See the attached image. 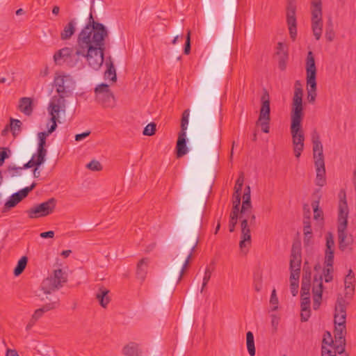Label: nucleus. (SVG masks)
Returning a JSON list of instances; mask_svg holds the SVG:
<instances>
[{"label": "nucleus", "mask_w": 356, "mask_h": 356, "mask_svg": "<svg viewBox=\"0 0 356 356\" xmlns=\"http://www.w3.org/2000/svg\"><path fill=\"white\" fill-rule=\"evenodd\" d=\"M302 95L303 91L300 82V81H296L291 104L290 131L295 156L298 159L303 151L305 141V136L302 127V122L304 118Z\"/></svg>", "instance_id": "f257e3e1"}, {"label": "nucleus", "mask_w": 356, "mask_h": 356, "mask_svg": "<svg viewBox=\"0 0 356 356\" xmlns=\"http://www.w3.org/2000/svg\"><path fill=\"white\" fill-rule=\"evenodd\" d=\"M108 33L103 24H97L95 27H83L78 35L77 43L81 45L99 63L103 64L104 60V40Z\"/></svg>", "instance_id": "f03ea898"}, {"label": "nucleus", "mask_w": 356, "mask_h": 356, "mask_svg": "<svg viewBox=\"0 0 356 356\" xmlns=\"http://www.w3.org/2000/svg\"><path fill=\"white\" fill-rule=\"evenodd\" d=\"M54 85L58 95H54L49 104V114L60 116L65 115V98L72 95L75 88V81L70 75H58L54 79Z\"/></svg>", "instance_id": "7ed1b4c3"}, {"label": "nucleus", "mask_w": 356, "mask_h": 356, "mask_svg": "<svg viewBox=\"0 0 356 356\" xmlns=\"http://www.w3.org/2000/svg\"><path fill=\"white\" fill-rule=\"evenodd\" d=\"M86 59L88 65L95 70H98L102 65L77 42L74 48L64 47L58 51L54 56V60L57 65L65 63L70 67L82 66V58Z\"/></svg>", "instance_id": "20e7f679"}, {"label": "nucleus", "mask_w": 356, "mask_h": 356, "mask_svg": "<svg viewBox=\"0 0 356 356\" xmlns=\"http://www.w3.org/2000/svg\"><path fill=\"white\" fill-rule=\"evenodd\" d=\"M348 302L341 296L337 297L334 314V339H336V350L339 355L345 351L346 334V309Z\"/></svg>", "instance_id": "39448f33"}, {"label": "nucleus", "mask_w": 356, "mask_h": 356, "mask_svg": "<svg viewBox=\"0 0 356 356\" xmlns=\"http://www.w3.org/2000/svg\"><path fill=\"white\" fill-rule=\"evenodd\" d=\"M50 119L47 124L48 130L47 131L39 132L38 134V143L37 152L34 154L31 159L26 163L24 164V169L32 168L33 166H39L44 161L47 155V149H45L46 139L49 134L53 133L57 127V122H60V116L49 114Z\"/></svg>", "instance_id": "423d86ee"}, {"label": "nucleus", "mask_w": 356, "mask_h": 356, "mask_svg": "<svg viewBox=\"0 0 356 356\" xmlns=\"http://www.w3.org/2000/svg\"><path fill=\"white\" fill-rule=\"evenodd\" d=\"M348 207L346 200H341L339 204L337 235L339 249L342 251L353 250V237L346 232L348 225Z\"/></svg>", "instance_id": "0eeeda50"}, {"label": "nucleus", "mask_w": 356, "mask_h": 356, "mask_svg": "<svg viewBox=\"0 0 356 356\" xmlns=\"http://www.w3.org/2000/svg\"><path fill=\"white\" fill-rule=\"evenodd\" d=\"M241 240L239 243V247L242 252L250 245L251 234L250 226H254L256 223V216L252 211V206L251 201H243L241 207Z\"/></svg>", "instance_id": "6e6552de"}, {"label": "nucleus", "mask_w": 356, "mask_h": 356, "mask_svg": "<svg viewBox=\"0 0 356 356\" xmlns=\"http://www.w3.org/2000/svg\"><path fill=\"white\" fill-rule=\"evenodd\" d=\"M313 154L316 167V184L323 186L326 183L325 168L324 156L323 153V145L320 141L319 136L314 134L312 136Z\"/></svg>", "instance_id": "1a4fd4ad"}, {"label": "nucleus", "mask_w": 356, "mask_h": 356, "mask_svg": "<svg viewBox=\"0 0 356 356\" xmlns=\"http://www.w3.org/2000/svg\"><path fill=\"white\" fill-rule=\"evenodd\" d=\"M306 81L307 99L309 102L314 103L316 97V67L315 64L314 56L312 51H309L307 54L306 63Z\"/></svg>", "instance_id": "9d476101"}, {"label": "nucleus", "mask_w": 356, "mask_h": 356, "mask_svg": "<svg viewBox=\"0 0 356 356\" xmlns=\"http://www.w3.org/2000/svg\"><path fill=\"white\" fill-rule=\"evenodd\" d=\"M67 281V273L62 269H55L49 277L42 281L41 287L44 293H51L60 289Z\"/></svg>", "instance_id": "9b49d317"}, {"label": "nucleus", "mask_w": 356, "mask_h": 356, "mask_svg": "<svg viewBox=\"0 0 356 356\" xmlns=\"http://www.w3.org/2000/svg\"><path fill=\"white\" fill-rule=\"evenodd\" d=\"M261 106L257 124H259L263 132L268 134L270 131L269 122L270 120V108L269 94L266 90L261 97Z\"/></svg>", "instance_id": "f8f14e48"}, {"label": "nucleus", "mask_w": 356, "mask_h": 356, "mask_svg": "<svg viewBox=\"0 0 356 356\" xmlns=\"http://www.w3.org/2000/svg\"><path fill=\"white\" fill-rule=\"evenodd\" d=\"M96 100L104 108H112L115 106V97L109 89L108 85L106 83H101L98 85L95 89Z\"/></svg>", "instance_id": "ddd939ff"}, {"label": "nucleus", "mask_w": 356, "mask_h": 356, "mask_svg": "<svg viewBox=\"0 0 356 356\" xmlns=\"http://www.w3.org/2000/svg\"><path fill=\"white\" fill-rule=\"evenodd\" d=\"M56 207V200L50 198L47 201L37 204L27 211L30 218L44 217L51 213Z\"/></svg>", "instance_id": "4468645a"}, {"label": "nucleus", "mask_w": 356, "mask_h": 356, "mask_svg": "<svg viewBox=\"0 0 356 356\" xmlns=\"http://www.w3.org/2000/svg\"><path fill=\"white\" fill-rule=\"evenodd\" d=\"M323 289V276L321 275L318 277L315 275L312 288L313 308L314 310H317L320 307L322 300Z\"/></svg>", "instance_id": "2eb2a0df"}, {"label": "nucleus", "mask_w": 356, "mask_h": 356, "mask_svg": "<svg viewBox=\"0 0 356 356\" xmlns=\"http://www.w3.org/2000/svg\"><path fill=\"white\" fill-rule=\"evenodd\" d=\"M296 9V6L294 2L290 1L287 6L286 21L289 26L290 36L293 40L296 39L297 35Z\"/></svg>", "instance_id": "dca6fc26"}, {"label": "nucleus", "mask_w": 356, "mask_h": 356, "mask_svg": "<svg viewBox=\"0 0 356 356\" xmlns=\"http://www.w3.org/2000/svg\"><path fill=\"white\" fill-rule=\"evenodd\" d=\"M312 12V29L313 34L316 40H318L322 35L323 31V20L322 10H314Z\"/></svg>", "instance_id": "f3484780"}, {"label": "nucleus", "mask_w": 356, "mask_h": 356, "mask_svg": "<svg viewBox=\"0 0 356 356\" xmlns=\"http://www.w3.org/2000/svg\"><path fill=\"white\" fill-rule=\"evenodd\" d=\"M301 261L300 248L298 245H293L291 253L290 269L300 270Z\"/></svg>", "instance_id": "a211bd4d"}, {"label": "nucleus", "mask_w": 356, "mask_h": 356, "mask_svg": "<svg viewBox=\"0 0 356 356\" xmlns=\"http://www.w3.org/2000/svg\"><path fill=\"white\" fill-rule=\"evenodd\" d=\"M355 275L353 271L350 269L344 280L345 296L347 298H351L355 291Z\"/></svg>", "instance_id": "6ab92c4d"}, {"label": "nucleus", "mask_w": 356, "mask_h": 356, "mask_svg": "<svg viewBox=\"0 0 356 356\" xmlns=\"http://www.w3.org/2000/svg\"><path fill=\"white\" fill-rule=\"evenodd\" d=\"M22 200V189L19 190L9 197L8 200L4 204L3 209V212H6L10 209L15 207L19 202Z\"/></svg>", "instance_id": "aec40b11"}, {"label": "nucleus", "mask_w": 356, "mask_h": 356, "mask_svg": "<svg viewBox=\"0 0 356 356\" xmlns=\"http://www.w3.org/2000/svg\"><path fill=\"white\" fill-rule=\"evenodd\" d=\"M177 156L181 157L187 154L188 148L186 147V134L179 133L177 142Z\"/></svg>", "instance_id": "412c9836"}, {"label": "nucleus", "mask_w": 356, "mask_h": 356, "mask_svg": "<svg viewBox=\"0 0 356 356\" xmlns=\"http://www.w3.org/2000/svg\"><path fill=\"white\" fill-rule=\"evenodd\" d=\"M141 353L139 345L135 342H129L122 348V354L124 356H140Z\"/></svg>", "instance_id": "4be33fe9"}, {"label": "nucleus", "mask_w": 356, "mask_h": 356, "mask_svg": "<svg viewBox=\"0 0 356 356\" xmlns=\"http://www.w3.org/2000/svg\"><path fill=\"white\" fill-rule=\"evenodd\" d=\"M76 22L75 19L70 20L60 33V38L63 40H69L76 31Z\"/></svg>", "instance_id": "5701e85b"}, {"label": "nucleus", "mask_w": 356, "mask_h": 356, "mask_svg": "<svg viewBox=\"0 0 356 356\" xmlns=\"http://www.w3.org/2000/svg\"><path fill=\"white\" fill-rule=\"evenodd\" d=\"M149 263L148 258L140 259L137 264L136 275L137 277L143 281L147 273V268Z\"/></svg>", "instance_id": "b1692460"}, {"label": "nucleus", "mask_w": 356, "mask_h": 356, "mask_svg": "<svg viewBox=\"0 0 356 356\" xmlns=\"http://www.w3.org/2000/svg\"><path fill=\"white\" fill-rule=\"evenodd\" d=\"M58 305V302H52L43 305L42 307L36 309L32 316L34 320L40 319L45 312L56 308Z\"/></svg>", "instance_id": "393cba45"}, {"label": "nucleus", "mask_w": 356, "mask_h": 356, "mask_svg": "<svg viewBox=\"0 0 356 356\" xmlns=\"http://www.w3.org/2000/svg\"><path fill=\"white\" fill-rule=\"evenodd\" d=\"M109 291L106 288L101 287L99 289L96 293V299L99 301L100 305L102 307H106L110 302V298L108 296Z\"/></svg>", "instance_id": "a878e982"}, {"label": "nucleus", "mask_w": 356, "mask_h": 356, "mask_svg": "<svg viewBox=\"0 0 356 356\" xmlns=\"http://www.w3.org/2000/svg\"><path fill=\"white\" fill-rule=\"evenodd\" d=\"M22 122L19 120L14 119L13 118H10V123L8 124L10 131L12 132V134L14 137L19 136L21 133L22 129Z\"/></svg>", "instance_id": "bb28decb"}, {"label": "nucleus", "mask_w": 356, "mask_h": 356, "mask_svg": "<svg viewBox=\"0 0 356 356\" xmlns=\"http://www.w3.org/2000/svg\"><path fill=\"white\" fill-rule=\"evenodd\" d=\"M303 223H304L303 232H304V235H305L304 243L305 244H309L310 239L312 236V227H311L309 217L305 218Z\"/></svg>", "instance_id": "cd10ccee"}, {"label": "nucleus", "mask_w": 356, "mask_h": 356, "mask_svg": "<svg viewBox=\"0 0 356 356\" xmlns=\"http://www.w3.org/2000/svg\"><path fill=\"white\" fill-rule=\"evenodd\" d=\"M107 70L104 72V78L108 79L113 82H115L117 80L116 72L113 63L110 61L106 62Z\"/></svg>", "instance_id": "c85d7f7f"}, {"label": "nucleus", "mask_w": 356, "mask_h": 356, "mask_svg": "<svg viewBox=\"0 0 356 356\" xmlns=\"http://www.w3.org/2000/svg\"><path fill=\"white\" fill-rule=\"evenodd\" d=\"M246 345L250 355L254 356L256 351L254 347V335L250 331H248L246 333Z\"/></svg>", "instance_id": "c756f323"}, {"label": "nucleus", "mask_w": 356, "mask_h": 356, "mask_svg": "<svg viewBox=\"0 0 356 356\" xmlns=\"http://www.w3.org/2000/svg\"><path fill=\"white\" fill-rule=\"evenodd\" d=\"M197 242L198 241H197V239L195 241V242L194 243V244L192 245V247L191 248V250H190V252L188 254V256H187V257H186V260H185V261H184V264L182 266V268H181V269L179 271L177 282H179L181 280L182 276L184 275V272L185 269L186 268L187 266L188 265L189 261H190V259H191V258L192 257V254H193V251L195 250V248H196V246L197 245Z\"/></svg>", "instance_id": "7c9ffc66"}, {"label": "nucleus", "mask_w": 356, "mask_h": 356, "mask_svg": "<svg viewBox=\"0 0 356 356\" xmlns=\"http://www.w3.org/2000/svg\"><path fill=\"white\" fill-rule=\"evenodd\" d=\"M310 280L305 277H302L300 295L301 297H310Z\"/></svg>", "instance_id": "2f4dec72"}, {"label": "nucleus", "mask_w": 356, "mask_h": 356, "mask_svg": "<svg viewBox=\"0 0 356 356\" xmlns=\"http://www.w3.org/2000/svg\"><path fill=\"white\" fill-rule=\"evenodd\" d=\"M330 346L332 349H335L336 339H334V341L331 334L329 332H326L323 336L322 347L330 348Z\"/></svg>", "instance_id": "473e14b6"}, {"label": "nucleus", "mask_w": 356, "mask_h": 356, "mask_svg": "<svg viewBox=\"0 0 356 356\" xmlns=\"http://www.w3.org/2000/svg\"><path fill=\"white\" fill-rule=\"evenodd\" d=\"M190 115L189 109L185 110L182 113L181 120V131L179 133L186 134V129L188 124V118Z\"/></svg>", "instance_id": "72a5a7b5"}, {"label": "nucleus", "mask_w": 356, "mask_h": 356, "mask_svg": "<svg viewBox=\"0 0 356 356\" xmlns=\"http://www.w3.org/2000/svg\"><path fill=\"white\" fill-rule=\"evenodd\" d=\"M33 99L29 97H24V114L30 115L33 112Z\"/></svg>", "instance_id": "f704fd0d"}, {"label": "nucleus", "mask_w": 356, "mask_h": 356, "mask_svg": "<svg viewBox=\"0 0 356 356\" xmlns=\"http://www.w3.org/2000/svg\"><path fill=\"white\" fill-rule=\"evenodd\" d=\"M211 273L212 269H211L210 267L207 266V268H205L204 275L202 280V284L200 290L201 293H202L204 291L205 288L207 287V285L211 279Z\"/></svg>", "instance_id": "c9c22d12"}, {"label": "nucleus", "mask_w": 356, "mask_h": 356, "mask_svg": "<svg viewBox=\"0 0 356 356\" xmlns=\"http://www.w3.org/2000/svg\"><path fill=\"white\" fill-rule=\"evenodd\" d=\"M312 207L314 209V218L315 220L323 219V211L319 209V201H314L312 203Z\"/></svg>", "instance_id": "e433bc0d"}, {"label": "nucleus", "mask_w": 356, "mask_h": 356, "mask_svg": "<svg viewBox=\"0 0 356 356\" xmlns=\"http://www.w3.org/2000/svg\"><path fill=\"white\" fill-rule=\"evenodd\" d=\"M325 265L326 266H333L334 264V250L325 251Z\"/></svg>", "instance_id": "4c0bfd02"}, {"label": "nucleus", "mask_w": 356, "mask_h": 356, "mask_svg": "<svg viewBox=\"0 0 356 356\" xmlns=\"http://www.w3.org/2000/svg\"><path fill=\"white\" fill-rule=\"evenodd\" d=\"M202 219V213L199 211L197 214L191 213L188 217V221L191 224L195 225H200Z\"/></svg>", "instance_id": "58836bf2"}, {"label": "nucleus", "mask_w": 356, "mask_h": 356, "mask_svg": "<svg viewBox=\"0 0 356 356\" xmlns=\"http://www.w3.org/2000/svg\"><path fill=\"white\" fill-rule=\"evenodd\" d=\"M333 266H326L323 271V275L325 282H330L333 279Z\"/></svg>", "instance_id": "ea45409f"}, {"label": "nucleus", "mask_w": 356, "mask_h": 356, "mask_svg": "<svg viewBox=\"0 0 356 356\" xmlns=\"http://www.w3.org/2000/svg\"><path fill=\"white\" fill-rule=\"evenodd\" d=\"M156 124L154 122L148 124L143 130V135L151 136L155 134Z\"/></svg>", "instance_id": "a19ab883"}, {"label": "nucleus", "mask_w": 356, "mask_h": 356, "mask_svg": "<svg viewBox=\"0 0 356 356\" xmlns=\"http://www.w3.org/2000/svg\"><path fill=\"white\" fill-rule=\"evenodd\" d=\"M86 168L92 171H100L102 170V164L99 161L96 160H92L88 163L86 165Z\"/></svg>", "instance_id": "79ce46f5"}, {"label": "nucleus", "mask_w": 356, "mask_h": 356, "mask_svg": "<svg viewBox=\"0 0 356 356\" xmlns=\"http://www.w3.org/2000/svg\"><path fill=\"white\" fill-rule=\"evenodd\" d=\"M22 169V168L21 167H16L10 165L8 168L7 172L10 177H13L20 175Z\"/></svg>", "instance_id": "37998d69"}, {"label": "nucleus", "mask_w": 356, "mask_h": 356, "mask_svg": "<svg viewBox=\"0 0 356 356\" xmlns=\"http://www.w3.org/2000/svg\"><path fill=\"white\" fill-rule=\"evenodd\" d=\"M326 239V248L325 250H331L334 248V241L333 235L331 232H328L325 236Z\"/></svg>", "instance_id": "c03bdc74"}, {"label": "nucleus", "mask_w": 356, "mask_h": 356, "mask_svg": "<svg viewBox=\"0 0 356 356\" xmlns=\"http://www.w3.org/2000/svg\"><path fill=\"white\" fill-rule=\"evenodd\" d=\"M270 303L273 305L272 310L275 311L278 308V298L277 297L276 291L275 289H273L271 293L270 298Z\"/></svg>", "instance_id": "a18cd8bd"}, {"label": "nucleus", "mask_w": 356, "mask_h": 356, "mask_svg": "<svg viewBox=\"0 0 356 356\" xmlns=\"http://www.w3.org/2000/svg\"><path fill=\"white\" fill-rule=\"evenodd\" d=\"M191 52V31L189 30L187 33L186 38V42L184 49V53L186 55L189 54Z\"/></svg>", "instance_id": "49530a36"}, {"label": "nucleus", "mask_w": 356, "mask_h": 356, "mask_svg": "<svg viewBox=\"0 0 356 356\" xmlns=\"http://www.w3.org/2000/svg\"><path fill=\"white\" fill-rule=\"evenodd\" d=\"M291 275H290V282L296 281V282H299V277L300 274V270L299 269H290Z\"/></svg>", "instance_id": "de8ad7c7"}, {"label": "nucleus", "mask_w": 356, "mask_h": 356, "mask_svg": "<svg viewBox=\"0 0 356 356\" xmlns=\"http://www.w3.org/2000/svg\"><path fill=\"white\" fill-rule=\"evenodd\" d=\"M301 310L310 307V297H301Z\"/></svg>", "instance_id": "09e8293b"}, {"label": "nucleus", "mask_w": 356, "mask_h": 356, "mask_svg": "<svg viewBox=\"0 0 356 356\" xmlns=\"http://www.w3.org/2000/svg\"><path fill=\"white\" fill-rule=\"evenodd\" d=\"M277 54H282V57H284V58H287V54H286V46L284 44H283L282 42H278L277 44Z\"/></svg>", "instance_id": "8fccbe9b"}, {"label": "nucleus", "mask_w": 356, "mask_h": 356, "mask_svg": "<svg viewBox=\"0 0 356 356\" xmlns=\"http://www.w3.org/2000/svg\"><path fill=\"white\" fill-rule=\"evenodd\" d=\"M8 149L6 147L2 148V151L0 152V167L4 163L5 159L8 158Z\"/></svg>", "instance_id": "3c124183"}, {"label": "nucleus", "mask_w": 356, "mask_h": 356, "mask_svg": "<svg viewBox=\"0 0 356 356\" xmlns=\"http://www.w3.org/2000/svg\"><path fill=\"white\" fill-rule=\"evenodd\" d=\"M97 24H100V23L95 21L93 16H92V13H90L89 15V17H88V21L84 27H88L89 29H92L93 27H95Z\"/></svg>", "instance_id": "603ef678"}, {"label": "nucleus", "mask_w": 356, "mask_h": 356, "mask_svg": "<svg viewBox=\"0 0 356 356\" xmlns=\"http://www.w3.org/2000/svg\"><path fill=\"white\" fill-rule=\"evenodd\" d=\"M299 282H296V281L291 282L290 289L291 292L293 296H296L298 292Z\"/></svg>", "instance_id": "864d4df0"}, {"label": "nucleus", "mask_w": 356, "mask_h": 356, "mask_svg": "<svg viewBox=\"0 0 356 356\" xmlns=\"http://www.w3.org/2000/svg\"><path fill=\"white\" fill-rule=\"evenodd\" d=\"M243 175H241L238 178V179L236 180V186H235L236 193L241 192L242 186H243Z\"/></svg>", "instance_id": "5fc2aeb1"}, {"label": "nucleus", "mask_w": 356, "mask_h": 356, "mask_svg": "<svg viewBox=\"0 0 356 356\" xmlns=\"http://www.w3.org/2000/svg\"><path fill=\"white\" fill-rule=\"evenodd\" d=\"M22 273V257H21L17 262V265L14 270V275L19 276Z\"/></svg>", "instance_id": "6e6d98bb"}, {"label": "nucleus", "mask_w": 356, "mask_h": 356, "mask_svg": "<svg viewBox=\"0 0 356 356\" xmlns=\"http://www.w3.org/2000/svg\"><path fill=\"white\" fill-rule=\"evenodd\" d=\"M310 317V309H305V310H301V321L306 322Z\"/></svg>", "instance_id": "4d7b16f0"}, {"label": "nucleus", "mask_w": 356, "mask_h": 356, "mask_svg": "<svg viewBox=\"0 0 356 356\" xmlns=\"http://www.w3.org/2000/svg\"><path fill=\"white\" fill-rule=\"evenodd\" d=\"M316 9L322 10L321 0H312L311 10H314Z\"/></svg>", "instance_id": "13d9d810"}, {"label": "nucleus", "mask_w": 356, "mask_h": 356, "mask_svg": "<svg viewBox=\"0 0 356 356\" xmlns=\"http://www.w3.org/2000/svg\"><path fill=\"white\" fill-rule=\"evenodd\" d=\"M90 134V131H85L81 134H78L75 135V140L81 141V140H83L84 138H86V137H88Z\"/></svg>", "instance_id": "bf43d9fd"}, {"label": "nucleus", "mask_w": 356, "mask_h": 356, "mask_svg": "<svg viewBox=\"0 0 356 356\" xmlns=\"http://www.w3.org/2000/svg\"><path fill=\"white\" fill-rule=\"evenodd\" d=\"M247 200L251 201L250 197V187L249 186H246L244 191V193L243 195V201Z\"/></svg>", "instance_id": "052dcab7"}, {"label": "nucleus", "mask_w": 356, "mask_h": 356, "mask_svg": "<svg viewBox=\"0 0 356 356\" xmlns=\"http://www.w3.org/2000/svg\"><path fill=\"white\" fill-rule=\"evenodd\" d=\"M237 222H238V220H235L234 219H229V231L230 232H234Z\"/></svg>", "instance_id": "680f3d73"}, {"label": "nucleus", "mask_w": 356, "mask_h": 356, "mask_svg": "<svg viewBox=\"0 0 356 356\" xmlns=\"http://www.w3.org/2000/svg\"><path fill=\"white\" fill-rule=\"evenodd\" d=\"M40 237L43 238H53L54 236V231H48L40 233Z\"/></svg>", "instance_id": "e2e57ef3"}, {"label": "nucleus", "mask_w": 356, "mask_h": 356, "mask_svg": "<svg viewBox=\"0 0 356 356\" xmlns=\"http://www.w3.org/2000/svg\"><path fill=\"white\" fill-rule=\"evenodd\" d=\"M241 192H238V193H236V192L234 194L233 196V204H237L238 205H241Z\"/></svg>", "instance_id": "0e129e2a"}, {"label": "nucleus", "mask_w": 356, "mask_h": 356, "mask_svg": "<svg viewBox=\"0 0 356 356\" xmlns=\"http://www.w3.org/2000/svg\"><path fill=\"white\" fill-rule=\"evenodd\" d=\"M334 34L332 29H331L330 30H329L328 29H327L325 33L327 40L330 42L332 41L334 39Z\"/></svg>", "instance_id": "69168bd1"}, {"label": "nucleus", "mask_w": 356, "mask_h": 356, "mask_svg": "<svg viewBox=\"0 0 356 356\" xmlns=\"http://www.w3.org/2000/svg\"><path fill=\"white\" fill-rule=\"evenodd\" d=\"M35 186V183H33L30 186H26L24 188V198L26 197L29 193L32 191Z\"/></svg>", "instance_id": "338daca9"}, {"label": "nucleus", "mask_w": 356, "mask_h": 356, "mask_svg": "<svg viewBox=\"0 0 356 356\" xmlns=\"http://www.w3.org/2000/svg\"><path fill=\"white\" fill-rule=\"evenodd\" d=\"M229 218L238 220V219L240 218V213L232 211L230 213Z\"/></svg>", "instance_id": "774afa93"}]
</instances>
